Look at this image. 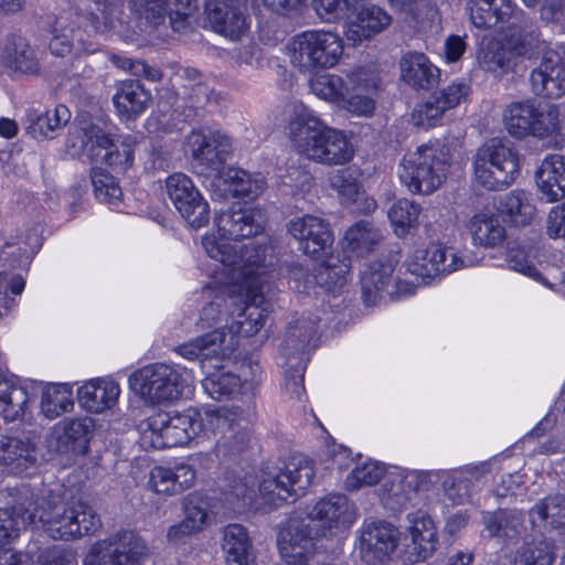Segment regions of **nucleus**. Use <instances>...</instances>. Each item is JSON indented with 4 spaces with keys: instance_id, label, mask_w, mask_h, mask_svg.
Masks as SVG:
<instances>
[{
    "instance_id": "1",
    "label": "nucleus",
    "mask_w": 565,
    "mask_h": 565,
    "mask_svg": "<svg viewBox=\"0 0 565 565\" xmlns=\"http://www.w3.org/2000/svg\"><path fill=\"white\" fill-rule=\"evenodd\" d=\"M203 248L210 258L230 268L246 292L244 307L230 327L233 345L234 334L253 337L264 327L271 307L269 295L275 268L266 262L265 246H247L238 252L230 244L209 236L203 239Z\"/></svg>"
},
{
    "instance_id": "2",
    "label": "nucleus",
    "mask_w": 565,
    "mask_h": 565,
    "mask_svg": "<svg viewBox=\"0 0 565 565\" xmlns=\"http://www.w3.org/2000/svg\"><path fill=\"white\" fill-rule=\"evenodd\" d=\"M358 509L349 497H323L310 511L295 513L277 533V546L287 565H307L315 541L332 529L344 531L356 521Z\"/></svg>"
},
{
    "instance_id": "3",
    "label": "nucleus",
    "mask_w": 565,
    "mask_h": 565,
    "mask_svg": "<svg viewBox=\"0 0 565 565\" xmlns=\"http://www.w3.org/2000/svg\"><path fill=\"white\" fill-rule=\"evenodd\" d=\"M288 129L296 149L309 160L337 166L348 162L353 156L344 132L328 127L307 108L296 113Z\"/></svg>"
},
{
    "instance_id": "4",
    "label": "nucleus",
    "mask_w": 565,
    "mask_h": 565,
    "mask_svg": "<svg viewBox=\"0 0 565 565\" xmlns=\"http://www.w3.org/2000/svg\"><path fill=\"white\" fill-rule=\"evenodd\" d=\"M57 497H33V523L46 524L54 540H76L97 532L103 523L94 508L82 499L67 502Z\"/></svg>"
},
{
    "instance_id": "5",
    "label": "nucleus",
    "mask_w": 565,
    "mask_h": 565,
    "mask_svg": "<svg viewBox=\"0 0 565 565\" xmlns=\"http://www.w3.org/2000/svg\"><path fill=\"white\" fill-rule=\"evenodd\" d=\"M363 0H315L317 13L327 22L340 19H354L345 34L353 44L381 33L392 21L391 15L375 4H363Z\"/></svg>"
},
{
    "instance_id": "6",
    "label": "nucleus",
    "mask_w": 565,
    "mask_h": 565,
    "mask_svg": "<svg viewBox=\"0 0 565 565\" xmlns=\"http://www.w3.org/2000/svg\"><path fill=\"white\" fill-rule=\"evenodd\" d=\"M449 156L435 146H422L404 154L397 174L403 185L414 194H430L446 177Z\"/></svg>"
},
{
    "instance_id": "7",
    "label": "nucleus",
    "mask_w": 565,
    "mask_h": 565,
    "mask_svg": "<svg viewBox=\"0 0 565 565\" xmlns=\"http://www.w3.org/2000/svg\"><path fill=\"white\" fill-rule=\"evenodd\" d=\"M520 171L519 154L508 143L491 139L477 150L473 174L486 190L499 191L511 185Z\"/></svg>"
},
{
    "instance_id": "8",
    "label": "nucleus",
    "mask_w": 565,
    "mask_h": 565,
    "mask_svg": "<svg viewBox=\"0 0 565 565\" xmlns=\"http://www.w3.org/2000/svg\"><path fill=\"white\" fill-rule=\"evenodd\" d=\"M317 334L316 321L303 318L290 322L286 329L280 354L285 359V390L300 398L305 392L303 375L309 360V345Z\"/></svg>"
},
{
    "instance_id": "9",
    "label": "nucleus",
    "mask_w": 565,
    "mask_h": 565,
    "mask_svg": "<svg viewBox=\"0 0 565 565\" xmlns=\"http://www.w3.org/2000/svg\"><path fill=\"white\" fill-rule=\"evenodd\" d=\"M184 373L177 366L152 363L129 376L132 391L150 405H161L179 399L185 386Z\"/></svg>"
},
{
    "instance_id": "10",
    "label": "nucleus",
    "mask_w": 565,
    "mask_h": 565,
    "mask_svg": "<svg viewBox=\"0 0 565 565\" xmlns=\"http://www.w3.org/2000/svg\"><path fill=\"white\" fill-rule=\"evenodd\" d=\"M343 53L342 39L329 31L309 30L294 38L291 63L302 73L334 66Z\"/></svg>"
},
{
    "instance_id": "11",
    "label": "nucleus",
    "mask_w": 565,
    "mask_h": 565,
    "mask_svg": "<svg viewBox=\"0 0 565 565\" xmlns=\"http://www.w3.org/2000/svg\"><path fill=\"white\" fill-rule=\"evenodd\" d=\"M249 416L250 409L238 405L205 411V426L215 434H220L216 441L218 454L236 456L249 447L250 433L247 427Z\"/></svg>"
},
{
    "instance_id": "12",
    "label": "nucleus",
    "mask_w": 565,
    "mask_h": 565,
    "mask_svg": "<svg viewBox=\"0 0 565 565\" xmlns=\"http://www.w3.org/2000/svg\"><path fill=\"white\" fill-rule=\"evenodd\" d=\"M203 425L205 416L201 417L194 408L182 413H159L147 422L151 445L158 449L188 445L202 430Z\"/></svg>"
},
{
    "instance_id": "13",
    "label": "nucleus",
    "mask_w": 565,
    "mask_h": 565,
    "mask_svg": "<svg viewBox=\"0 0 565 565\" xmlns=\"http://www.w3.org/2000/svg\"><path fill=\"white\" fill-rule=\"evenodd\" d=\"M146 545L132 531L121 530L93 544L84 565H140Z\"/></svg>"
},
{
    "instance_id": "14",
    "label": "nucleus",
    "mask_w": 565,
    "mask_h": 565,
    "mask_svg": "<svg viewBox=\"0 0 565 565\" xmlns=\"http://www.w3.org/2000/svg\"><path fill=\"white\" fill-rule=\"evenodd\" d=\"M166 189L171 203L192 228L209 224L210 205L186 174L178 172L168 177Z\"/></svg>"
},
{
    "instance_id": "15",
    "label": "nucleus",
    "mask_w": 565,
    "mask_h": 565,
    "mask_svg": "<svg viewBox=\"0 0 565 565\" xmlns=\"http://www.w3.org/2000/svg\"><path fill=\"white\" fill-rule=\"evenodd\" d=\"M406 270L420 278L424 284L454 273L466 266L465 260L451 247L430 244L419 248L405 263Z\"/></svg>"
},
{
    "instance_id": "16",
    "label": "nucleus",
    "mask_w": 565,
    "mask_h": 565,
    "mask_svg": "<svg viewBox=\"0 0 565 565\" xmlns=\"http://www.w3.org/2000/svg\"><path fill=\"white\" fill-rule=\"evenodd\" d=\"M130 10L140 19L158 25L168 17L171 28L181 32L199 10L198 0H129Z\"/></svg>"
},
{
    "instance_id": "17",
    "label": "nucleus",
    "mask_w": 565,
    "mask_h": 565,
    "mask_svg": "<svg viewBox=\"0 0 565 565\" xmlns=\"http://www.w3.org/2000/svg\"><path fill=\"white\" fill-rule=\"evenodd\" d=\"M394 268L391 263H374L361 276L362 300L370 307L385 297L399 299L411 296L415 291L413 282L396 280L393 277Z\"/></svg>"
},
{
    "instance_id": "18",
    "label": "nucleus",
    "mask_w": 565,
    "mask_h": 565,
    "mask_svg": "<svg viewBox=\"0 0 565 565\" xmlns=\"http://www.w3.org/2000/svg\"><path fill=\"white\" fill-rule=\"evenodd\" d=\"M217 231L222 235V238L216 237V239L227 243L233 246L236 250L241 252L245 247L250 246H265L266 250H268V246L266 244L259 243H250L246 245H242L237 247L234 244L227 242V239L241 241L244 238H250L253 236H257L264 230L265 217L264 214L256 209L250 207H239L237 210H227L222 212L215 220ZM210 235L203 236L202 241ZM267 254V252H265ZM267 263H269L266 259Z\"/></svg>"
},
{
    "instance_id": "19",
    "label": "nucleus",
    "mask_w": 565,
    "mask_h": 565,
    "mask_svg": "<svg viewBox=\"0 0 565 565\" xmlns=\"http://www.w3.org/2000/svg\"><path fill=\"white\" fill-rule=\"evenodd\" d=\"M399 531L383 520H365L359 531V553L367 565H377L396 550Z\"/></svg>"
},
{
    "instance_id": "20",
    "label": "nucleus",
    "mask_w": 565,
    "mask_h": 565,
    "mask_svg": "<svg viewBox=\"0 0 565 565\" xmlns=\"http://www.w3.org/2000/svg\"><path fill=\"white\" fill-rule=\"evenodd\" d=\"M186 145L201 173L220 172L232 151L230 137L218 130L207 134L193 130L186 137Z\"/></svg>"
},
{
    "instance_id": "21",
    "label": "nucleus",
    "mask_w": 565,
    "mask_h": 565,
    "mask_svg": "<svg viewBox=\"0 0 565 565\" xmlns=\"http://www.w3.org/2000/svg\"><path fill=\"white\" fill-rule=\"evenodd\" d=\"M503 122L508 132L515 138L529 135L545 137L555 130V121L545 115L533 100L513 102L503 113Z\"/></svg>"
},
{
    "instance_id": "22",
    "label": "nucleus",
    "mask_w": 565,
    "mask_h": 565,
    "mask_svg": "<svg viewBox=\"0 0 565 565\" xmlns=\"http://www.w3.org/2000/svg\"><path fill=\"white\" fill-rule=\"evenodd\" d=\"M313 476L312 461L302 455H295L289 458L279 473L263 478L258 486L259 494H275L276 491L297 494L298 491H305L311 484Z\"/></svg>"
},
{
    "instance_id": "23",
    "label": "nucleus",
    "mask_w": 565,
    "mask_h": 565,
    "mask_svg": "<svg viewBox=\"0 0 565 565\" xmlns=\"http://www.w3.org/2000/svg\"><path fill=\"white\" fill-rule=\"evenodd\" d=\"M288 232L299 242L298 249L315 258L327 256L333 244L329 223L317 216L303 215L291 220Z\"/></svg>"
},
{
    "instance_id": "24",
    "label": "nucleus",
    "mask_w": 565,
    "mask_h": 565,
    "mask_svg": "<svg viewBox=\"0 0 565 565\" xmlns=\"http://www.w3.org/2000/svg\"><path fill=\"white\" fill-rule=\"evenodd\" d=\"M204 13L211 29L231 40L239 39L248 28L239 0H205Z\"/></svg>"
},
{
    "instance_id": "25",
    "label": "nucleus",
    "mask_w": 565,
    "mask_h": 565,
    "mask_svg": "<svg viewBox=\"0 0 565 565\" xmlns=\"http://www.w3.org/2000/svg\"><path fill=\"white\" fill-rule=\"evenodd\" d=\"M532 93L540 98L557 99L565 95V61L555 52L543 55L530 73Z\"/></svg>"
},
{
    "instance_id": "26",
    "label": "nucleus",
    "mask_w": 565,
    "mask_h": 565,
    "mask_svg": "<svg viewBox=\"0 0 565 565\" xmlns=\"http://www.w3.org/2000/svg\"><path fill=\"white\" fill-rule=\"evenodd\" d=\"M94 428L90 417L65 418L54 426L51 445L60 454L86 455Z\"/></svg>"
},
{
    "instance_id": "27",
    "label": "nucleus",
    "mask_w": 565,
    "mask_h": 565,
    "mask_svg": "<svg viewBox=\"0 0 565 565\" xmlns=\"http://www.w3.org/2000/svg\"><path fill=\"white\" fill-rule=\"evenodd\" d=\"M507 22L504 42L516 57H531L539 51L541 32L529 13L518 8Z\"/></svg>"
},
{
    "instance_id": "28",
    "label": "nucleus",
    "mask_w": 565,
    "mask_h": 565,
    "mask_svg": "<svg viewBox=\"0 0 565 565\" xmlns=\"http://www.w3.org/2000/svg\"><path fill=\"white\" fill-rule=\"evenodd\" d=\"M541 201L553 203L565 198V156L547 154L535 172Z\"/></svg>"
},
{
    "instance_id": "29",
    "label": "nucleus",
    "mask_w": 565,
    "mask_h": 565,
    "mask_svg": "<svg viewBox=\"0 0 565 565\" xmlns=\"http://www.w3.org/2000/svg\"><path fill=\"white\" fill-rule=\"evenodd\" d=\"M407 537L411 544L407 548L415 561L426 559L433 555L437 547V530L430 515L423 510H417L407 514Z\"/></svg>"
},
{
    "instance_id": "30",
    "label": "nucleus",
    "mask_w": 565,
    "mask_h": 565,
    "mask_svg": "<svg viewBox=\"0 0 565 565\" xmlns=\"http://www.w3.org/2000/svg\"><path fill=\"white\" fill-rule=\"evenodd\" d=\"M210 499L212 497H185L183 500V510L185 518L177 525L170 526L167 537L170 542L179 543L184 537L200 532L210 520V513H213Z\"/></svg>"
},
{
    "instance_id": "31",
    "label": "nucleus",
    "mask_w": 565,
    "mask_h": 565,
    "mask_svg": "<svg viewBox=\"0 0 565 565\" xmlns=\"http://www.w3.org/2000/svg\"><path fill=\"white\" fill-rule=\"evenodd\" d=\"M244 367L245 365L243 364L242 375H236L232 372L224 371L223 369L215 370L207 374L202 381L203 390L216 401L234 397L243 387L244 383H247L249 380H256L260 371L257 363L253 364L252 362H248L247 367L250 371V377L248 379Z\"/></svg>"
},
{
    "instance_id": "32",
    "label": "nucleus",
    "mask_w": 565,
    "mask_h": 565,
    "mask_svg": "<svg viewBox=\"0 0 565 565\" xmlns=\"http://www.w3.org/2000/svg\"><path fill=\"white\" fill-rule=\"evenodd\" d=\"M482 523L490 537L500 539L505 544L516 543L525 531L524 513L518 510L483 511Z\"/></svg>"
},
{
    "instance_id": "33",
    "label": "nucleus",
    "mask_w": 565,
    "mask_h": 565,
    "mask_svg": "<svg viewBox=\"0 0 565 565\" xmlns=\"http://www.w3.org/2000/svg\"><path fill=\"white\" fill-rule=\"evenodd\" d=\"M399 68L402 81L416 90H428L439 79V70L424 53H405L399 61Z\"/></svg>"
},
{
    "instance_id": "34",
    "label": "nucleus",
    "mask_w": 565,
    "mask_h": 565,
    "mask_svg": "<svg viewBox=\"0 0 565 565\" xmlns=\"http://www.w3.org/2000/svg\"><path fill=\"white\" fill-rule=\"evenodd\" d=\"M469 92V86L463 83H452L447 87L434 93L417 109L418 124L425 127H431L443 114L450 108L459 105L462 98Z\"/></svg>"
},
{
    "instance_id": "35",
    "label": "nucleus",
    "mask_w": 565,
    "mask_h": 565,
    "mask_svg": "<svg viewBox=\"0 0 565 565\" xmlns=\"http://www.w3.org/2000/svg\"><path fill=\"white\" fill-rule=\"evenodd\" d=\"M518 9L512 0H468L467 10L475 28L488 30L505 22Z\"/></svg>"
},
{
    "instance_id": "36",
    "label": "nucleus",
    "mask_w": 565,
    "mask_h": 565,
    "mask_svg": "<svg viewBox=\"0 0 565 565\" xmlns=\"http://www.w3.org/2000/svg\"><path fill=\"white\" fill-rule=\"evenodd\" d=\"M120 394L119 385L113 380H92L78 388L79 404L89 413L99 414L113 407Z\"/></svg>"
},
{
    "instance_id": "37",
    "label": "nucleus",
    "mask_w": 565,
    "mask_h": 565,
    "mask_svg": "<svg viewBox=\"0 0 565 565\" xmlns=\"http://www.w3.org/2000/svg\"><path fill=\"white\" fill-rule=\"evenodd\" d=\"M150 97V93L139 81L127 79L119 83L113 102L122 118L135 119L146 110Z\"/></svg>"
},
{
    "instance_id": "38",
    "label": "nucleus",
    "mask_w": 565,
    "mask_h": 565,
    "mask_svg": "<svg viewBox=\"0 0 565 565\" xmlns=\"http://www.w3.org/2000/svg\"><path fill=\"white\" fill-rule=\"evenodd\" d=\"M195 471L190 466H179L174 470L156 467L149 479V488L156 494H179L193 486Z\"/></svg>"
},
{
    "instance_id": "39",
    "label": "nucleus",
    "mask_w": 565,
    "mask_h": 565,
    "mask_svg": "<svg viewBox=\"0 0 565 565\" xmlns=\"http://www.w3.org/2000/svg\"><path fill=\"white\" fill-rule=\"evenodd\" d=\"M227 333L218 327L175 348V352L189 361L207 360L216 355H225L228 347H223Z\"/></svg>"
},
{
    "instance_id": "40",
    "label": "nucleus",
    "mask_w": 565,
    "mask_h": 565,
    "mask_svg": "<svg viewBox=\"0 0 565 565\" xmlns=\"http://www.w3.org/2000/svg\"><path fill=\"white\" fill-rule=\"evenodd\" d=\"M477 58L482 70L501 77L514 71L518 57L505 42L492 38L481 45Z\"/></svg>"
},
{
    "instance_id": "41",
    "label": "nucleus",
    "mask_w": 565,
    "mask_h": 565,
    "mask_svg": "<svg viewBox=\"0 0 565 565\" xmlns=\"http://www.w3.org/2000/svg\"><path fill=\"white\" fill-rule=\"evenodd\" d=\"M21 500L10 508H0V545H6L20 535V531L33 524V497Z\"/></svg>"
},
{
    "instance_id": "42",
    "label": "nucleus",
    "mask_w": 565,
    "mask_h": 565,
    "mask_svg": "<svg viewBox=\"0 0 565 565\" xmlns=\"http://www.w3.org/2000/svg\"><path fill=\"white\" fill-rule=\"evenodd\" d=\"M97 4L98 11L102 12V18L98 14L89 12L76 13V20L73 22L83 28L86 33L92 32H106L114 28V22L120 20L124 14V0H92Z\"/></svg>"
},
{
    "instance_id": "43",
    "label": "nucleus",
    "mask_w": 565,
    "mask_h": 565,
    "mask_svg": "<svg viewBox=\"0 0 565 565\" xmlns=\"http://www.w3.org/2000/svg\"><path fill=\"white\" fill-rule=\"evenodd\" d=\"M490 471L489 462H480L475 466H465L444 473V492L455 491L457 494H469L480 490Z\"/></svg>"
},
{
    "instance_id": "44",
    "label": "nucleus",
    "mask_w": 565,
    "mask_h": 565,
    "mask_svg": "<svg viewBox=\"0 0 565 565\" xmlns=\"http://www.w3.org/2000/svg\"><path fill=\"white\" fill-rule=\"evenodd\" d=\"M381 238L379 228L372 222L362 220L345 231L343 248L355 257H364L374 249Z\"/></svg>"
},
{
    "instance_id": "45",
    "label": "nucleus",
    "mask_w": 565,
    "mask_h": 565,
    "mask_svg": "<svg viewBox=\"0 0 565 565\" xmlns=\"http://www.w3.org/2000/svg\"><path fill=\"white\" fill-rule=\"evenodd\" d=\"M223 551L227 565H255L246 529L241 524H228L223 532Z\"/></svg>"
},
{
    "instance_id": "46",
    "label": "nucleus",
    "mask_w": 565,
    "mask_h": 565,
    "mask_svg": "<svg viewBox=\"0 0 565 565\" xmlns=\"http://www.w3.org/2000/svg\"><path fill=\"white\" fill-rule=\"evenodd\" d=\"M33 452L30 441L9 436L0 438V463L10 467L13 473H22L35 463Z\"/></svg>"
},
{
    "instance_id": "47",
    "label": "nucleus",
    "mask_w": 565,
    "mask_h": 565,
    "mask_svg": "<svg viewBox=\"0 0 565 565\" xmlns=\"http://www.w3.org/2000/svg\"><path fill=\"white\" fill-rule=\"evenodd\" d=\"M468 228L476 245L495 247L507 237L505 227L499 215L479 213L469 221Z\"/></svg>"
},
{
    "instance_id": "48",
    "label": "nucleus",
    "mask_w": 565,
    "mask_h": 565,
    "mask_svg": "<svg viewBox=\"0 0 565 565\" xmlns=\"http://www.w3.org/2000/svg\"><path fill=\"white\" fill-rule=\"evenodd\" d=\"M9 68L14 73L34 75L40 72V63L28 41L12 34L7 40Z\"/></svg>"
},
{
    "instance_id": "49",
    "label": "nucleus",
    "mask_w": 565,
    "mask_h": 565,
    "mask_svg": "<svg viewBox=\"0 0 565 565\" xmlns=\"http://www.w3.org/2000/svg\"><path fill=\"white\" fill-rule=\"evenodd\" d=\"M29 401L28 392L19 386L14 376L0 373V414L7 422H13L23 415Z\"/></svg>"
},
{
    "instance_id": "50",
    "label": "nucleus",
    "mask_w": 565,
    "mask_h": 565,
    "mask_svg": "<svg viewBox=\"0 0 565 565\" xmlns=\"http://www.w3.org/2000/svg\"><path fill=\"white\" fill-rule=\"evenodd\" d=\"M326 259L313 268V280L327 291L334 292L347 284L350 264L339 256L327 255Z\"/></svg>"
},
{
    "instance_id": "51",
    "label": "nucleus",
    "mask_w": 565,
    "mask_h": 565,
    "mask_svg": "<svg viewBox=\"0 0 565 565\" xmlns=\"http://www.w3.org/2000/svg\"><path fill=\"white\" fill-rule=\"evenodd\" d=\"M70 119V109L65 105L58 104L53 109H49L44 114L32 118L28 126V132L35 139H52Z\"/></svg>"
},
{
    "instance_id": "52",
    "label": "nucleus",
    "mask_w": 565,
    "mask_h": 565,
    "mask_svg": "<svg viewBox=\"0 0 565 565\" xmlns=\"http://www.w3.org/2000/svg\"><path fill=\"white\" fill-rule=\"evenodd\" d=\"M227 191L233 198L252 201L256 199L264 190V179L258 175H252L249 172L231 168L226 173Z\"/></svg>"
},
{
    "instance_id": "53",
    "label": "nucleus",
    "mask_w": 565,
    "mask_h": 565,
    "mask_svg": "<svg viewBox=\"0 0 565 565\" xmlns=\"http://www.w3.org/2000/svg\"><path fill=\"white\" fill-rule=\"evenodd\" d=\"M73 406V391L68 384H51L42 393L41 411L49 419L71 412Z\"/></svg>"
},
{
    "instance_id": "54",
    "label": "nucleus",
    "mask_w": 565,
    "mask_h": 565,
    "mask_svg": "<svg viewBox=\"0 0 565 565\" xmlns=\"http://www.w3.org/2000/svg\"><path fill=\"white\" fill-rule=\"evenodd\" d=\"M498 211L515 226H524L530 223L535 209L523 191H512L500 198Z\"/></svg>"
},
{
    "instance_id": "55",
    "label": "nucleus",
    "mask_w": 565,
    "mask_h": 565,
    "mask_svg": "<svg viewBox=\"0 0 565 565\" xmlns=\"http://www.w3.org/2000/svg\"><path fill=\"white\" fill-rule=\"evenodd\" d=\"M444 473L445 471H407L399 480L401 490H392V494H407L409 492H433L440 489L444 491Z\"/></svg>"
},
{
    "instance_id": "56",
    "label": "nucleus",
    "mask_w": 565,
    "mask_h": 565,
    "mask_svg": "<svg viewBox=\"0 0 565 565\" xmlns=\"http://www.w3.org/2000/svg\"><path fill=\"white\" fill-rule=\"evenodd\" d=\"M137 146L138 140L136 136L118 135L116 136L115 145L105 152L103 159L116 172H126L134 163Z\"/></svg>"
},
{
    "instance_id": "57",
    "label": "nucleus",
    "mask_w": 565,
    "mask_h": 565,
    "mask_svg": "<svg viewBox=\"0 0 565 565\" xmlns=\"http://www.w3.org/2000/svg\"><path fill=\"white\" fill-rule=\"evenodd\" d=\"M309 86L316 96L337 105H340L343 96H347L348 93L344 78L330 73L315 75L310 79Z\"/></svg>"
},
{
    "instance_id": "58",
    "label": "nucleus",
    "mask_w": 565,
    "mask_h": 565,
    "mask_svg": "<svg viewBox=\"0 0 565 565\" xmlns=\"http://www.w3.org/2000/svg\"><path fill=\"white\" fill-rule=\"evenodd\" d=\"M420 211L419 204L402 199L392 205L388 211V218L396 232L399 230V234H405L417 224Z\"/></svg>"
},
{
    "instance_id": "59",
    "label": "nucleus",
    "mask_w": 565,
    "mask_h": 565,
    "mask_svg": "<svg viewBox=\"0 0 565 565\" xmlns=\"http://www.w3.org/2000/svg\"><path fill=\"white\" fill-rule=\"evenodd\" d=\"M76 31L67 24V19L56 18L51 28L49 49L55 56L64 57L72 52Z\"/></svg>"
},
{
    "instance_id": "60",
    "label": "nucleus",
    "mask_w": 565,
    "mask_h": 565,
    "mask_svg": "<svg viewBox=\"0 0 565 565\" xmlns=\"http://www.w3.org/2000/svg\"><path fill=\"white\" fill-rule=\"evenodd\" d=\"M384 470V466L376 461L358 465L345 478V488L355 491L365 486H373L381 480Z\"/></svg>"
},
{
    "instance_id": "61",
    "label": "nucleus",
    "mask_w": 565,
    "mask_h": 565,
    "mask_svg": "<svg viewBox=\"0 0 565 565\" xmlns=\"http://www.w3.org/2000/svg\"><path fill=\"white\" fill-rule=\"evenodd\" d=\"M90 180L96 199L102 202H115L121 198V188L115 178L105 169L94 167L90 170Z\"/></svg>"
},
{
    "instance_id": "62",
    "label": "nucleus",
    "mask_w": 565,
    "mask_h": 565,
    "mask_svg": "<svg viewBox=\"0 0 565 565\" xmlns=\"http://www.w3.org/2000/svg\"><path fill=\"white\" fill-rule=\"evenodd\" d=\"M214 99V90L205 83H195L188 88L184 99L183 115L190 121L200 116L202 111Z\"/></svg>"
},
{
    "instance_id": "63",
    "label": "nucleus",
    "mask_w": 565,
    "mask_h": 565,
    "mask_svg": "<svg viewBox=\"0 0 565 565\" xmlns=\"http://www.w3.org/2000/svg\"><path fill=\"white\" fill-rule=\"evenodd\" d=\"M329 184L347 203L353 202L359 194L360 182L356 171L352 168H342L331 173Z\"/></svg>"
},
{
    "instance_id": "64",
    "label": "nucleus",
    "mask_w": 565,
    "mask_h": 565,
    "mask_svg": "<svg viewBox=\"0 0 565 565\" xmlns=\"http://www.w3.org/2000/svg\"><path fill=\"white\" fill-rule=\"evenodd\" d=\"M530 514H536L542 521L550 520L552 526H562L565 524V497H544Z\"/></svg>"
}]
</instances>
